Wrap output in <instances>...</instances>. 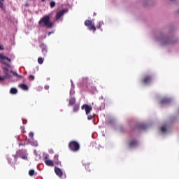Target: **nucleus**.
I'll return each mask as SVG.
<instances>
[{
    "instance_id": "f257e3e1",
    "label": "nucleus",
    "mask_w": 179,
    "mask_h": 179,
    "mask_svg": "<svg viewBox=\"0 0 179 179\" xmlns=\"http://www.w3.org/2000/svg\"><path fill=\"white\" fill-rule=\"evenodd\" d=\"M38 24L40 27H46V29H51L52 27L53 24L51 22L50 15H45L38 22Z\"/></svg>"
},
{
    "instance_id": "f03ea898",
    "label": "nucleus",
    "mask_w": 179,
    "mask_h": 179,
    "mask_svg": "<svg viewBox=\"0 0 179 179\" xmlns=\"http://www.w3.org/2000/svg\"><path fill=\"white\" fill-rule=\"evenodd\" d=\"M3 73L5 75L3 76L4 79H10V78H12V75H10V73H12L13 76H16V78H19L20 79H22L23 78V76H20L13 71H9V69H8V68L6 67H3Z\"/></svg>"
},
{
    "instance_id": "7ed1b4c3",
    "label": "nucleus",
    "mask_w": 179,
    "mask_h": 179,
    "mask_svg": "<svg viewBox=\"0 0 179 179\" xmlns=\"http://www.w3.org/2000/svg\"><path fill=\"white\" fill-rule=\"evenodd\" d=\"M69 149L71 152H78L80 149V145H79V143L72 141L69 143Z\"/></svg>"
},
{
    "instance_id": "20e7f679",
    "label": "nucleus",
    "mask_w": 179,
    "mask_h": 179,
    "mask_svg": "<svg viewBox=\"0 0 179 179\" xmlns=\"http://www.w3.org/2000/svg\"><path fill=\"white\" fill-rule=\"evenodd\" d=\"M84 24L86 27H88L90 31H93L94 33L96 31V26L93 24V21L87 20L85 21Z\"/></svg>"
},
{
    "instance_id": "39448f33",
    "label": "nucleus",
    "mask_w": 179,
    "mask_h": 179,
    "mask_svg": "<svg viewBox=\"0 0 179 179\" xmlns=\"http://www.w3.org/2000/svg\"><path fill=\"white\" fill-rule=\"evenodd\" d=\"M81 109L85 110V114L87 115H89V114H90V112L92 111V110H93V108L91 106H89L88 104H83L81 106Z\"/></svg>"
},
{
    "instance_id": "423d86ee",
    "label": "nucleus",
    "mask_w": 179,
    "mask_h": 179,
    "mask_svg": "<svg viewBox=\"0 0 179 179\" xmlns=\"http://www.w3.org/2000/svg\"><path fill=\"white\" fill-rule=\"evenodd\" d=\"M55 174L58 176V177H62V176H64V173L62 172V171L61 170V169L58 168V167H55Z\"/></svg>"
},
{
    "instance_id": "0eeeda50",
    "label": "nucleus",
    "mask_w": 179,
    "mask_h": 179,
    "mask_svg": "<svg viewBox=\"0 0 179 179\" xmlns=\"http://www.w3.org/2000/svg\"><path fill=\"white\" fill-rule=\"evenodd\" d=\"M45 164H46V166H49L50 167H53L54 162L50 159H48V157H45Z\"/></svg>"
},
{
    "instance_id": "6e6552de",
    "label": "nucleus",
    "mask_w": 179,
    "mask_h": 179,
    "mask_svg": "<svg viewBox=\"0 0 179 179\" xmlns=\"http://www.w3.org/2000/svg\"><path fill=\"white\" fill-rule=\"evenodd\" d=\"M64 13H65V10H62L57 13L56 14V20H58L61 18L62 16H63Z\"/></svg>"
},
{
    "instance_id": "1a4fd4ad",
    "label": "nucleus",
    "mask_w": 179,
    "mask_h": 179,
    "mask_svg": "<svg viewBox=\"0 0 179 179\" xmlns=\"http://www.w3.org/2000/svg\"><path fill=\"white\" fill-rule=\"evenodd\" d=\"M0 59L8 61V62H10V59H9L8 57L3 55V54H0Z\"/></svg>"
},
{
    "instance_id": "9d476101",
    "label": "nucleus",
    "mask_w": 179,
    "mask_h": 179,
    "mask_svg": "<svg viewBox=\"0 0 179 179\" xmlns=\"http://www.w3.org/2000/svg\"><path fill=\"white\" fill-rule=\"evenodd\" d=\"M150 80H152V78H150V76H146L144 78L143 82L144 83L148 84V83H150Z\"/></svg>"
},
{
    "instance_id": "9b49d317",
    "label": "nucleus",
    "mask_w": 179,
    "mask_h": 179,
    "mask_svg": "<svg viewBox=\"0 0 179 179\" xmlns=\"http://www.w3.org/2000/svg\"><path fill=\"white\" fill-rule=\"evenodd\" d=\"M20 87L22 90H29V87L26 84H20Z\"/></svg>"
},
{
    "instance_id": "f8f14e48",
    "label": "nucleus",
    "mask_w": 179,
    "mask_h": 179,
    "mask_svg": "<svg viewBox=\"0 0 179 179\" xmlns=\"http://www.w3.org/2000/svg\"><path fill=\"white\" fill-rule=\"evenodd\" d=\"M75 103H76V99L75 98H71L69 99V106H73V104H75Z\"/></svg>"
},
{
    "instance_id": "ddd939ff",
    "label": "nucleus",
    "mask_w": 179,
    "mask_h": 179,
    "mask_svg": "<svg viewBox=\"0 0 179 179\" xmlns=\"http://www.w3.org/2000/svg\"><path fill=\"white\" fill-rule=\"evenodd\" d=\"M10 93L11 94H16L17 93V89H16V88H11L10 90Z\"/></svg>"
},
{
    "instance_id": "4468645a",
    "label": "nucleus",
    "mask_w": 179,
    "mask_h": 179,
    "mask_svg": "<svg viewBox=\"0 0 179 179\" xmlns=\"http://www.w3.org/2000/svg\"><path fill=\"white\" fill-rule=\"evenodd\" d=\"M36 174V172L34 171V169H30L29 171V176H30L31 177H33V176H34Z\"/></svg>"
},
{
    "instance_id": "2eb2a0df",
    "label": "nucleus",
    "mask_w": 179,
    "mask_h": 179,
    "mask_svg": "<svg viewBox=\"0 0 179 179\" xmlns=\"http://www.w3.org/2000/svg\"><path fill=\"white\" fill-rule=\"evenodd\" d=\"M73 111L74 113L79 111V105L76 104L73 106Z\"/></svg>"
},
{
    "instance_id": "dca6fc26",
    "label": "nucleus",
    "mask_w": 179,
    "mask_h": 179,
    "mask_svg": "<svg viewBox=\"0 0 179 179\" xmlns=\"http://www.w3.org/2000/svg\"><path fill=\"white\" fill-rule=\"evenodd\" d=\"M135 147V141H132L129 144V148H130V149H131V148H134Z\"/></svg>"
},
{
    "instance_id": "f3484780",
    "label": "nucleus",
    "mask_w": 179,
    "mask_h": 179,
    "mask_svg": "<svg viewBox=\"0 0 179 179\" xmlns=\"http://www.w3.org/2000/svg\"><path fill=\"white\" fill-rule=\"evenodd\" d=\"M42 52L43 55H45L47 54V46H43L42 48Z\"/></svg>"
},
{
    "instance_id": "a211bd4d",
    "label": "nucleus",
    "mask_w": 179,
    "mask_h": 179,
    "mask_svg": "<svg viewBox=\"0 0 179 179\" xmlns=\"http://www.w3.org/2000/svg\"><path fill=\"white\" fill-rule=\"evenodd\" d=\"M104 23L102 21L99 22V24L96 26V29H101V26H103Z\"/></svg>"
},
{
    "instance_id": "6ab92c4d",
    "label": "nucleus",
    "mask_w": 179,
    "mask_h": 179,
    "mask_svg": "<svg viewBox=\"0 0 179 179\" xmlns=\"http://www.w3.org/2000/svg\"><path fill=\"white\" fill-rule=\"evenodd\" d=\"M43 62H44V59L43 58H41V57L38 58V64L41 65Z\"/></svg>"
},
{
    "instance_id": "aec40b11",
    "label": "nucleus",
    "mask_w": 179,
    "mask_h": 179,
    "mask_svg": "<svg viewBox=\"0 0 179 179\" xmlns=\"http://www.w3.org/2000/svg\"><path fill=\"white\" fill-rule=\"evenodd\" d=\"M170 101V99L167 98H164L162 100V103L163 104L164 103H169Z\"/></svg>"
},
{
    "instance_id": "412c9836",
    "label": "nucleus",
    "mask_w": 179,
    "mask_h": 179,
    "mask_svg": "<svg viewBox=\"0 0 179 179\" xmlns=\"http://www.w3.org/2000/svg\"><path fill=\"white\" fill-rule=\"evenodd\" d=\"M119 129H120V132H122V133L125 132V129H124V127H122V126H120V127H119Z\"/></svg>"
},
{
    "instance_id": "4be33fe9",
    "label": "nucleus",
    "mask_w": 179,
    "mask_h": 179,
    "mask_svg": "<svg viewBox=\"0 0 179 179\" xmlns=\"http://www.w3.org/2000/svg\"><path fill=\"white\" fill-rule=\"evenodd\" d=\"M50 8H54V6H55V1H51L50 3Z\"/></svg>"
},
{
    "instance_id": "5701e85b",
    "label": "nucleus",
    "mask_w": 179,
    "mask_h": 179,
    "mask_svg": "<svg viewBox=\"0 0 179 179\" xmlns=\"http://www.w3.org/2000/svg\"><path fill=\"white\" fill-rule=\"evenodd\" d=\"M0 8L3 9V0H0Z\"/></svg>"
},
{
    "instance_id": "b1692460",
    "label": "nucleus",
    "mask_w": 179,
    "mask_h": 179,
    "mask_svg": "<svg viewBox=\"0 0 179 179\" xmlns=\"http://www.w3.org/2000/svg\"><path fill=\"white\" fill-rule=\"evenodd\" d=\"M161 131L162 132L164 133L166 131H167V129H166V127L163 126L161 127Z\"/></svg>"
},
{
    "instance_id": "393cba45",
    "label": "nucleus",
    "mask_w": 179,
    "mask_h": 179,
    "mask_svg": "<svg viewBox=\"0 0 179 179\" xmlns=\"http://www.w3.org/2000/svg\"><path fill=\"white\" fill-rule=\"evenodd\" d=\"M29 80H34V76L30 75L29 77Z\"/></svg>"
},
{
    "instance_id": "a878e982",
    "label": "nucleus",
    "mask_w": 179,
    "mask_h": 179,
    "mask_svg": "<svg viewBox=\"0 0 179 179\" xmlns=\"http://www.w3.org/2000/svg\"><path fill=\"white\" fill-rule=\"evenodd\" d=\"M29 136L30 138H33V136H34V134L31 131V132H29Z\"/></svg>"
},
{
    "instance_id": "bb28decb",
    "label": "nucleus",
    "mask_w": 179,
    "mask_h": 179,
    "mask_svg": "<svg viewBox=\"0 0 179 179\" xmlns=\"http://www.w3.org/2000/svg\"><path fill=\"white\" fill-rule=\"evenodd\" d=\"M90 167V164H86V165H85V169H86L87 170H89Z\"/></svg>"
},
{
    "instance_id": "cd10ccee",
    "label": "nucleus",
    "mask_w": 179,
    "mask_h": 179,
    "mask_svg": "<svg viewBox=\"0 0 179 179\" xmlns=\"http://www.w3.org/2000/svg\"><path fill=\"white\" fill-rule=\"evenodd\" d=\"M87 120H92V115H87Z\"/></svg>"
},
{
    "instance_id": "c85d7f7f",
    "label": "nucleus",
    "mask_w": 179,
    "mask_h": 179,
    "mask_svg": "<svg viewBox=\"0 0 179 179\" xmlns=\"http://www.w3.org/2000/svg\"><path fill=\"white\" fill-rule=\"evenodd\" d=\"M5 80V78L0 76V82H2Z\"/></svg>"
},
{
    "instance_id": "c756f323",
    "label": "nucleus",
    "mask_w": 179,
    "mask_h": 179,
    "mask_svg": "<svg viewBox=\"0 0 179 179\" xmlns=\"http://www.w3.org/2000/svg\"><path fill=\"white\" fill-rule=\"evenodd\" d=\"M22 159H23L24 160H27V157L26 156H22Z\"/></svg>"
},
{
    "instance_id": "7c9ffc66",
    "label": "nucleus",
    "mask_w": 179,
    "mask_h": 179,
    "mask_svg": "<svg viewBox=\"0 0 179 179\" xmlns=\"http://www.w3.org/2000/svg\"><path fill=\"white\" fill-rule=\"evenodd\" d=\"M5 65H6V66H8V68H10V64H8V63H4Z\"/></svg>"
},
{
    "instance_id": "2f4dec72",
    "label": "nucleus",
    "mask_w": 179,
    "mask_h": 179,
    "mask_svg": "<svg viewBox=\"0 0 179 179\" xmlns=\"http://www.w3.org/2000/svg\"><path fill=\"white\" fill-rule=\"evenodd\" d=\"M20 129H22V131H24V126H21Z\"/></svg>"
},
{
    "instance_id": "473e14b6",
    "label": "nucleus",
    "mask_w": 179,
    "mask_h": 179,
    "mask_svg": "<svg viewBox=\"0 0 179 179\" xmlns=\"http://www.w3.org/2000/svg\"><path fill=\"white\" fill-rule=\"evenodd\" d=\"M34 146H38V144L37 143V142L35 143Z\"/></svg>"
},
{
    "instance_id": "72a5a7b5",
    "label": "nucleus",
    "mask_w": 179,
    "mask_h": 179,
    "mask_svg": "<svg viewBox=\"0 0 179 179\" xmlns=\"http://www.w3.org/2000/svg\"><path fill=\"white\" fill-rule=\"evenodd\" d=\"M3 50V48H2V46L0 45V50Z\"/></svg>"
},
{
    "instance_id": "f704fd0d",
    "label": "nucleus",
    "mask_w": 179,
    "mask_h": 179,
    "mask_svg": "<svg viewBox=\"0 0 179 179\" xmlns=\"http://www.w3.org/2000/svg\"><path fill=\"white\" fill-rule=\"evenodd\" d=\"M52 32H48V36L51 35Z\"/></svg>"
},
{
    "instance_id": "c9c22d12",
    "label": "nucleus",
    "mask_w": 179,
    "mask_h": 179,
    "mask_svg": "<svg viewBox=\"0 0 179 179\" xmlns=\"http://www.w3.org/2000/svg\"><path fill=\"white\" fill-rule=\"evenodd\" d=\"M20 146H24V145L21 143V144H20Z\"/></svg>"
},
{
    "instance_id": "e433bc0d",
    "label": "nucleus",
    "mask_w": 179,
    "mask_h": 179,
    "mask_svg": "<svg viewBox=\"0 0 179 179\" xmlns=\"http://www.w3.org/2000/svg\"><path fill=\"white\" fill-rule=\"evenodd\" d=\"M42 2H45V0H41Z\"/></svg>"
},
{
    "instance_id": "4c0bfd02",
    "label": "nucleus",
    "mask_w": 179,
    "mask_h": 179,
    "mask_svg": "<svg viewBox=\"0 0 179 179\" xmlns=\"http://www.w3.org/2000/svg\"><path fill=\"white\" fill-rule=\"evenodd\" d=\"M55 157H57V159L58 158V155H55Z\"/></svg>"
},
{
    "instance_id": "58836bf2",
    "label": "nucleus",
    "mask_w": 179,
    "mask_h": 179,
    "mask_svg": "<svg viewBox=\"0 0 179 179\" xmlns=\"http://www.w3.org/2000/svg\"><path fill=\"white\" fill-rule=\"evenodd\" d=\"M23 122H24H24H26L23 121Z\"/></svg>"
},
{
    "instance_id": "ea45409f",
    "label": "nucleus",
    "mask_w": 179,
    "mask_h": 179,
    "mask_svg": "<svg viewBox=\"0 0 179 179\" xmlns=\"http://www.w3.org/2000/svg\"><path fill=\"white\" fill-rule=\"evenodd\" d=\"M23 122H24H24H26L23 121Z\"/></svg>"
},
{
    "instance_id": "a19ab883",
    "label": "nucleus",
    "mask_w": 179,
    "mask_h": 179,
    "mask_svg": "<svg viewBox=\"0 0 179 179\" xmlns=\"http://www.w3.org/2000/svg\"><path fill=\"white\" fill-rule=\"evenodd\" d=\"M28 1H31V0H28Z\"/></svg>"
}]
</instances>
